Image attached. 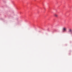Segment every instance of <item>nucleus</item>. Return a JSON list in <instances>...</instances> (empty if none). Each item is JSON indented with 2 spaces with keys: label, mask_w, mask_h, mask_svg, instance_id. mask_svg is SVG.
I'll use <instances>...</instances> for the list:
<instances>
[{
  "label": "nucleus",
  "mask_w": 72,
  "mask_h": 72,
  "mask_svg": "<svg viewBox=\"0 0 72 72\" xmlns=\"http://www.w3.org/2000/svg\"><path fill=\"white\" fill-rule=\"evenodd\" d=\"M63 30L64 32L66 31L67 30V28H64L63 29Z\"/></svg>",
  "instance_id": "obj_1"
},
{
  "label": "nucleus",
  "mask_w": 72,
  "mask_h": 72,
  "mask_svg": "<svg viewBox=\"0 0 72 72\" xmlns=\"http://www.w3.org/2000/svg\"><path fill=\"white\" fill-rule=\"evenodd\" d=\"M69 32H72V29H69V31H68Z\"/></svg>",
  "instance_id": "obj_2"
},
{
  "label": "nucleus",
  "mask_w": 72,
  "mask_h": 72,
  "mask_svg": "<svg viewBox=\"0 0 72 72\" xmlns=\"http://www.w3.org/2000/svg\"><path fill=\"white\" fill-rule=\"evenodd\" d=\"M54 15L56 17H58V15L56 14H55Z\"/></svg>",
  "instance_id": "obj_3"
}]
</instances>
